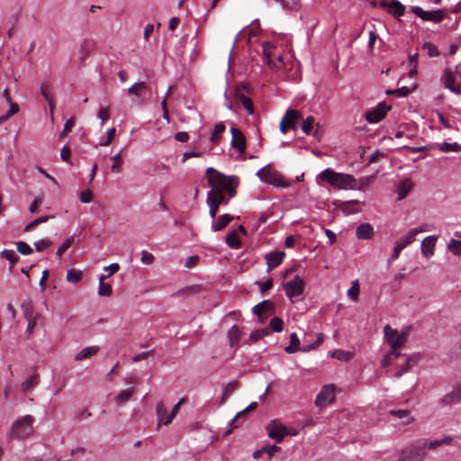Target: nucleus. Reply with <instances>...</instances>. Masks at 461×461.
Listing matches in <instances>:
<instances>
[{
	"label": "nucleus",
	"instance_id": "obj_1",
	"mask_svg": "<svg viewBox=\"0 0 461 461\" xmlns=\"http://www.w3.org/2000/svg\"><path fill=\"white\" fill-rule=\"evenodd\" d=\"M384 338L390 345V351L387 352L384 357L382 364L384 366H389L395 359L401 357L398 350L405 344L408 337V330H402L400 333L397 330L393 329L390 325H385L384 328Z\"/></svg>",
	"mask_w": 461,
	"mask_h": 461
},
{
	"label": "nucleus",
	"instance_id": "obj_2",
	"mask_svg": "<svg viewBox=\"0 0 461 461\" xmlns=\"http://www.w3.org/2000/svg\"><path fill=\"white\" fill-rule=\"evenodd\" d=\"M206 176L210 191L215 193H227L230 197L236 194L235 186L238 185V178L234 176H227L213 167L206 169Z\"/></svg>",
	"mask_w": 461,
	"mask_h": 461
},
{
	"label": "nucleus",
	"instance_id": "obj_3",
	"mask_svg": "<svg viewBox=\"0 0 461 461\" xmlns=\"http://www.w3.org/2000/svg\"><path fill=\"white\" fill-rule=\"evenodd\" d=\"M316 182L320 185L324 182L336 189L341 190L355 189L357 186V180L353 176L339 173L331 168H326L321 171L316 176Z\"/></svg>",
	"mask_w": 461,
	"mask_h": 461
},
{
	"label": "nucleus",
	"instance_id": "obj_4",
	"mask_svg": "<svg viewBox=\"0 0 461 461\" xmlns=\"http://www.w3.org/2000/svg\"><path fill=\"white\" fill-rule=\"evenodd\" d=\"M257 176L262 182L276 187L286 188L290 185V184L285 181L281 173L274 168L271 165H267L260 168L257 172Z\"/></svg>",
	"mask_w": 461,
	"mask_h": 461
},
{
	"label": "nucleus",
	"instance_id": "obj_5",
	"mask_svg": "<svg viewBox=\"0 0 461 461\" xmlns=\"http://www.w3.org/2000/svg\"><path fill=\"white\" fill-rule=\"evenodd\" d=\"M428 441L419 439L402 450V461H422L426 456Z\"/></svg>",
	"mask_w": 461,
	"mask_h": 461
},
{
	"label": "nucleus",
	"instance_id": "obj_6",
	"mask_svg": "<svg viewBox=\"0 0 461 461\" xmlns=\"http://www.w3.org/2000/svg\"><path fill=\"white\" fill-rule=\"evenodd\" d=\"M34 418L32 415H25L18 419L12 426L11 435L14 438H24L32 431Z\"/></svg>",
	"mask_w": 461,
	"mask_h": 461
},
{
	"label": "nucleus",
	"instance_id": "obj_7",
	"mask_svg": "<svg viewBox=\"0 0 461 461\" xmlns=\"http://www.w3.org/2000/svg\"><path fill=\"white\" fill-rule=\"evenodd\" d=\"M303 285V281L299 276H294L293 280L284 284V289L285 291L286 296L292 302L302 300Z\"/></svg>",
	"mask_w": 461,
	"mask_h": 461
},
{
	"label": "nucleus",
	"instance_id": "obj_8",
	"mask_svg": "<svg viewBox=\"0 0 461 461\" xmlns=\"http://www.w3.org/2000/svg\"><path fill=\"white\" fill-rule=\"evenodd\" d=\"M263 48V58L265 62L274 68H280L284 61L281 55L276 56L274 51L276 50V45L271 41H266L262 45Z\"/></svg>",
	"mask_w": 461,
	"mask_h": 461
},
{
	"label": "nucleus",
	"instance_id": "obj_9",
	"mask_svg": "<svg viewBox=\"0 0 461 461\" xmlns=\"http://www.w3.org/2000/svg\"><path fill=\"white\" fill-rule=\"evenodd\" d=\"M249 94V87L244 85H239L235 88L234 96L246 109L249 114L254 113L253 104L251 98L248 95Z\"/></svg>",
	"mask_w": 461,
	"mask_h": 461
},
{
	"label": "nucleus",
	"instance_id": "obj_10",
	"mask_svg": "<svg viewBox=\"0 0 461 461\" xmlns=\"http://www.w3.org/2000/svg\"><path fill=\"white\" fill-rule=\"evenodd\" d=\"M302 119L301 113L293 109L287 110L280 122V131L285 134L289 129H295L299 120Z\"/></svg>",
	"mask_w": 461,
	"mask_h": 461
},
{
	"label": "nucleus",
	"instance_id": "obj_11",
	"mask_svg": "<svg viewBox=\"0 0 461 461\" xmlns=\"http://www.w3.org/2000/svg\"><path fill=\"white\" fill-rule=\"evenodd\" d=\"M269 438L274 439L276 443H280L285 435L288 434V429L279 420H272L266 427Z\"/></svg>",
	"mask_w": 461,
	"mask_h": 461
},
{
	"label": "nucleus",
	"instance_id": "obj_12",
	"mask_svg": "<svg viewBox=\"0 0 461 461\" xmlns=\"http://www.w3.org/2000/svg\"><path fill=\"white\" fill-rule=\"evenodd\" d=\"M22 309L23 312L24 318L27 321L25 333L27 335V338H29L34 331V329L37 324L36 320L39 317V314L34 312L33 306L31 303H23Z\"/></svg>",
	"mask_w": 461,
	"mask_h": 461
},
{
	"label": "nucleus",
	"instance_id": "obj_13",
	"mask_svg": "<svg viewBox=\"0 0 461 461\" xmlns=\"http://www.w3.org/2000/svg\"><path fill=\"white\" fill-rule=\"evenodd\" d=\"M335 399V386L334 384L324 385L321 392L317 394L315 404L318 407H325L332 402Z\"/></svg>",
	"mask_w": 461,
	"mask_h": 461
},
{
	"label": "nucleus",
	"instance_id": "obj_14",
	"mask_svg": "<svg viewBox=\"0 0 461 461\" xmlns=\"http://www.w3.org/2000/svg\"><path fill=\"white\" fill-rule=\"evenodd\" d=\"M411 12L423 21L439 23L443 20V12L441 10L424 11L420 6H412Z\"/></svg>",
	"mask_w": 461,
	"mask_h": 461
},
{
	"label": "nucleus",
	"instance_id": "obj_15",
	"mask_svg": "<svg viewBox=\"0 0 461 461\" xmlns=\"http://www.w3.org/2000/svg\"><path fill=\"white\" fill-rule=\"evenodd\" d=\"M390 110L384 103H380L375 108L366 113L365 117L369 123H377L382 121Z\"/></svg>",
	"mask_w": 461,
	"mask_h": 461
},
{
	"label": "nucleus",
	"instance_id": "obj_16",
	"mask_svg": "<svg viewBox=\"0 0 461 461\" xmlns=\"http://www.w3.org/2000/svg\"><path fill=\"white\" fill-rule=\"evenodd\" d=\"M124 384L129 385L126 389L117 393V404L127 402L134 393V387L138 384V380L134 376L125 378Z\"/></svg>",
	"mask_w": 461,
	"mask_h": 461
},
{
	"label": "nucleus",
	"instance_id": "obj_17",
	"mask_svg": "<svg viewBox=\"0 0 461 461\" xmlns=\"http://www.w3.org/2000/svg\"><path fill=\"white\" fill-rule=\"evenodd\" d=\"M425 227L426 225L410 230L407 232V234L402 236L399 240H397V241L395 242V246L402 250L404 249L407 246H409L415 240L416 236L419 233L429 230Z\"/></svg>",
	"mask_w": 461,
	"mask_h": 461
},
{
	"label": "nucleus",
	"instance_id": "obj_18",
	"mask_svg": "<svg viewBox=\"0 0 461 461\" xmlns=\"http://www.w3.org/2000/svg\"><path fill=\"white\" fill-rule=\"evenodd\" d=\"M440 402L444 406L461 403V384L453 386L452 390L440 399Z\"/></svg>",
	"mask_w": 461,
	"mask_h": 461
},
{
	"label": "nucleus",
	"instance_id": "obj_19",
	"mask_svg": "<svg viewBox=\"0 0 461 461\" xmlns=\"http://www.w3.org/2000/svg\"><path fill=\"white\" fill-rule=\"evenodd\" d=\"M107 270H109V274L107 276H101L99 278V289H98V294L100 296H108L112 294L113 288L112 285L109 284H106L104 280L108 278L109 276L115 274V263L111 264Z\"/></svg>",
	"mask_w": 461,
	"mask_h": 461
},
{
	"label": "nucleus",
	"instance_id": "obj_20",
	"mask_svg": "<svg viewBox=\"0 0 461 461\" xmlns=\"http://www.w3.org/2000/svg\"><path fill=\"white\" fill-rule=\"evenodd\" d=\"M455 77L456 76L452 70L445 69L440 79L446 88L449 89L454 94L460 95L461 87L454 85Z\"/></svg>",
	"mask_w": 461,
	"mask_h": 461
},
{
	"label": "nucleus",
	"instance_id": "obj_21",
	"mask_svg": "<svg viewBox=\"0 0 461 461\" xmlns=\"http://www.w3.org/2000/svg\"><path fill=\"white\" fill-rule=\"evenodd\" d=\"M231 146L240 153L245 152L246 139L244 134L237 128H231Z\"/></svg>",
	"mask_w": 461,
	"mask_h": 461
},
{
	"label": "nucleus",
	"instance_id": "obj_22",
	"mask_svg": "<svg viewBox=\"0 0 461 461\" xmlns=\"http://www.w3.org/2000/svg\"><path fill=\"white\" fill-rule=\"evenodd\" d=\"M285 253L283 251L270 252L265 256L267 265V271L270 272L277 267L284 260Z\"/></svg>",
	"mask_w": 461,
	"mask_h": 461
},
{
	"label": "nucleus",
	"instance_id": "obj_23",
	"mask_svg": "<svg viewBox=\"0 0 461 461\" xmlns=\"http://www.w3.org/2000/svg\"><path fill=\"white\" fill-rule=\"evenodd\" d=\"M437 237L428 236L421 242V253L425 258H430L434 254Z\"/></svg>",
	"mask_w": 461,
	"mask_h": 461
},
{
	"label": "nucleus",
	"instance_id": "obj_24",
	"mask_svg": "<svg viewBox=\"0 0 461 461\" xmlns=\"http://www.w3.org/2000/svg\"><path fill=\"white\" fill-rule=\"evenodd\" d=\"M360 202L358 200H350V201H345L341 202L338 208L346 215L357 213L360 211L359 205Z\"/></svg>",
	"mask_w": 461,
	"mask_h": 461
},
{
	"label": "nucleus",
	"instance_id": "obj_25",
	"mask_svg": "<svg viewBox=\"0 0 461 461\" xmlns=\"http://www.w3.org/2000/svg\"><path fill=\"white\" fill-rule=\"evenodd\" d=\"M413 187V183L410 178H404L402 179L396 187V192L398 194V200L404 199L407 194L410 193V191Z\"/></svg>",
	"mask_w": 461,
	"mask_h": 461
},
{
	"label": "nucleus",
	"instance_id": "obj_26",
	"mask_svg": "<svg viewBox=\"0 0 461 461\" xmlns=\"http://www.w3.org/2000/svg\"><path fill=\"white\" fill-rule=\"evenodd\" d=\"M272 311L273 303L268 300H265L253 307L254 314L258 315L260 321H263L265 313L272 312Z\"/></svg>",
	"mask_w": 461,
	"mask_h": 461
},
{
	"label": "nucleus",
	"instance_id": "obj_27",
	"mask_svg": "<svg viewBox=\"0 0 461 461\" xmlns=\"http://www.w3.org/2000/svg\"><path fill=\"white\" fill-rule=\"evenodd\" d=\"M356 235L360 240H369L374 236V228L370 223H362L357 228Z\"/></svg>",
	"mask_w": 461,
	"mask_h": 461
},
{
	"label": "nucleus",
	"instance_id": "obj_28",
	"mask_svg": "<svg viewBox=\"0 0 461 461\" xmlns=\"http://www.w3.org/2000/svg\"><path fill=\"white\" fill-rule=\"evenodd\" d=\"M94 48V41L89 39H85L80 43L79 47V54H80V61L84 63L86 59L88 57L89 53L92 51Z\"/></svg>",
	"mask_w": 461,
	"mask_h": 461
},
{
	"label": "nucleus",
	"instance_id": "obj_29",
	"mask_svg": "<svg viewBox=\"0 0 461 461\" xmlns=\"http://www.w3.org/2000/svg\"><path fill=\"white\" fill-rule=\"evenodd\" d=\"M388 12L393 17H400L405 13V6L398 0H390Z\"/></svg>",
	"mask_w": 461,
	"mask_h": 461
},
{
	"label": "nucleus",
	"instance_id": "obj_30",
	"mask_svg": "<svg viewBox=\"0 0 461 461\" xmlns=\"http://www.w3.org/2000/svg\"><path fill=\"white\" fill-rule=\"evenodd\" d=\"M435 148L438 149L441 152H458L461 151V145L457 142H441L437 143Z\"/></svg>",
	"mask_w": 461,
	"mask_h": 461
},
{
	"label": "nucleus",
	"instance_id": "obj_31",
	"mask_svg": "<svg viewBox=\"0 0 461 461\" xmlns=\"http://www.w3.org/2000/svg\"><path fill=\"white\" fill-rule=\"evenodd\" d=\"M417 361H418V358L414 356L405 357L401 370L398 371L397 373H395L394 376L396 378L401 377L403 374L408 372L411 368L412 366L416 365Z\"/></svg>",
	"mask_w": 461,
	"mask_h": 461
},
{
	"label": "nucleus",
	"instance_id": "obj_32",
	"mask_svg": "<svg viewBox=\"0 0 461 461\" xmlns=\"http://www.w3.org/2000/svg\"><path fill=\"white\" fill-rule=\"evenodd\" d=\"M232 216L229 214H222L218 218L216 222L212 224V230L213 231H219L224 229L232 220Z\"/></svg>",
	"mask_w": 461,
	"mask_h": 461
},
{
	"label": "nucleus",
	"instance_id": "obj_33",
	"mask_svg": "<svg viewBox=\"0 0 461 461\" xmlns=\"http://www.w3.org/2000/svg\"><path fill=\"white\" fill-rule=\"evenodd\" d=\"M97 352H98V348L97 347H95V346L86 347V348H83L81 351H79L75 356V360L76 361H81V360H84L86 358H89L92 356L95 355Z\"/></svg>",
	"mask_w": 461,
	"mask_h": 461
},
{
	"label": "nucleus",
	"instance_id": "obj_34",
	"mask_svg": "<svg viewBox=\"0 0 461 461\" xmlns=\"http://www.w3.org/2000/svg\"><path fill=\"white\" fill-rule=\"evenodd\" d=\"M41 94L44 97V99L48 102L50 111L52 112L54 109V101L51 94V87L49 84L43 83L41 86Z\"/></svg>",
	"mask_w": 461,
	"mask_h": 461
},
{
	"label": "nucleus",
	"instance_id": "obj_35",
	"mask_svg": "<svg viewBox=\"0 0 461 461\" xmlns=\"http://www.w3.org/2000/svg\"><path fill=\"white\" fill-rule=\"evenodd\" d=\"M390 414L399 420H403L406 424L413 421V417L411 416L408 410H392Z\"/></svg>",
	"mask_w": 461,
	"mask_h": 461
},
{
	"label": "nucleus",
	"instance_id": "obj_36",
	"mask_svg": "<svg viewBox=\"0 0 461 461\" xmlns=\"http://www.w3.org/2000/svg\"><path fill=\"white\" fill-rule=\"evenodd\" d=\"M228 339L230 347L238 345L240 339V331L237 325H233L228 331Z\"/></svg>",
	"mask_w": 461,
	"mask_h": 461
},
{
	"label": "nucleus",
	"instance_id": "obj_37",
	"mask_svg": "<svg viewBox=\"0 0 461 461\" xmlns=\"http://www.w3.org/2000/svg\"><path fill=\"white\" fill-rule=\"evenodd\" d=\"M240 387V383L237 380L231 381L227 384L224 388L223 395L221 400V403L223 404L227 398H229L233 392H235Z\"/></svg>",
	"mask_w": 461,
	"mask_h": 461
},
{
	"label": "nucleus",
	"instance_id": "obj_38",
	"mask_svg": "<svg viewBox=\"0 0 461 461\" xmlns=\"http://www.w3.org/2000/svg\"><path fill=\"white\" fill-rule=\"evenodd\" d=\"M213 194H207V199H206V202H207V204L209 206V214L211 216V218L212 220L215 219L216 217V214H217V212H218V209H219V206L221 204H219L217 203V201L214 199V197L212 196Z\"/></svg>",
	"mask_w": 461,
	"mask_h": 461
},
{
	"label": "nucleus",
	"instance_id": "obj_39",
	"mask_svg": "<svg viewBox=\"0 0 461 461\" xmlns=\"http://www.w3.org/2000/svg\"><path fill=\"white\" fill-rule=\"evenodd\" d=\"M39 384V375L34 373L32 374L26 381L22 384V390L23 392H28L37 386Z\"/></svg>",
	"mask_w": 461,
	"mask_h": 461
},
{
	"label": "nucleus",
	"instance_id": "obj_40",
	"mask_svg": "<svg viewBox=\"0 0 461 461\" xmlns=\"http://www.w3.org/2000/svg\"><path fill=\"white\" fill-rule=\"evenodd\" d=\"M300 340L295 332L290 335V345L285 348V351L289 354L294 353L300 350Z\"/></svg>",
	"mask_w": 461,
	"mask_h": 461
},
{
	"label": "nucleus",
	"instance_id": "obj_41",
	"mask_svg": "<svg viewBox=\"0 0 461 461\" xmlns=\"http://www.w3.org/2000/svg\"><path fill=\"white\" fill-rule=\"evenodd\" d=\"M225 131V125L223 122H218L214 125L213 131L211 134V141L217 143L220 139L221 133Z\"/></svg>",
	"mask_w": 461,
	"mask_h": 461
},
{
	"label": "nucleus",
	"instance_id": "obj_42",
	"mask_svg": "<svg viewBox=\"0 0 461 461\" xmlns=\"http://www.w3.org/2000/svg\"><path fill=\"white\" fill-rule=\"evenodd\" d=\"M156 412L158 420V424H164V421L167 420V417H168V415L167 408L165 407L163 402H158L157 403Z\"/></svg>",
	"mask_w": 461,
	"mask_h": 461
},
{
	"label": "nucleus",
	"instance_id": "obj_43",
	"mask_svg": "<svg viewBox=\"0 0 461 461\" xmlns=\"http://www.w3.org/2000/svg\"><path fill=\"white\" fill-rule=\"evenodd\" d=\"M147 85L144 82H139L132 85L128 88L127 92L129 95H134L136 96H140L142 93L146 90Z\"/></svg>",
	"mask_w": 461,
	"mask_h": 461
},
{
	"label": "nucleus",
	"instance_id": "obj_44",
	"mask_svg": "<svg viewBox=\"0 0 461 461\" xmlns=\"http://www.w3.org/2000/svg\"><path fill=\"white\" fill-rule=\"evenodd\" d=\"M315 125V119L312 116H308L302 123V130L303 131L310 135L314 128Z\"/></svg>",
	"mask_w": 461,
	"mask_h": 461
},
{
	"label": "nucleus",
	"instance_id": "obj_45",
	"mask_svg": "<svg viewBox=\"0 0 461 461\" xmlns=\"http://www.w3.org/2000/svg\"><path fill=\"white\" fill-rule=\"evenodd\" d=\"M226 243L232 249H238L240 246V240L236 231H232L226 237Z\"/></svg>",
	"mask_w": 461,
	"mask_h": 461
},
{
	"label": "nucleus",
	"instance_id": "obj_46",
	"mask_svg": "<svg viewBox=\"0 0 461 461\" xmlns=\"http://www.w3.org/2000/svg\"><path fill=\"white\" fill-rule=\"evenodd\" d=\"M82 272L77 269H69L67 272V281L69 283H78L82 279Z\"/></svg>",
	"mask_w": 461,
	"mask_h": 461
},
{
	"label": "nucleus",
	"instance_id": "obj_47",
	"mask_svg": "<svg viewBox=\"0 0 461 461\" xmlns=\"http://www.w3.org/2000/svg\"><path fill=\"white\" fill-rule=\"evenodd\" d=\"M185 399L183 397L180 399V401L176 404L174 405V407L172 408L171 413L168 415V417H167V420L164 421V425H168L171 423L173 419L178 413L179 409H180L181 405L185 402Z\"/></svg>",
	"mask_w": 461,
	"mask_h": 461
},
{
	"label": "nucleus",
	"instance_id": "obj_48",
	"mask_svg": "<svg viewBox=\"0 0 461 461\" xmlns=\"http://www.w3.org/2000/svg\"><path fill=\"white\" fill-rule=\"evenodd\" d=\"M359 294V285L357 280H355L351 283V287L348 290L347 294L352 301H357L358 299Z\"/></svg>",
	"mask_w": 461,
	"mask_h": 461
},
{
	"label": "nucleus",
	"instance_id": "obj_49",
	"mask_svg": "<svg viewBox=\"0 0 461 461\" xmlns=\"http://www.w3.org/2000/svg\"><path fill=\"white\" fill-rule=\"evenodd\" d=\"M447 249L455 255H461V240L451 239L447 244Z\"/></svg>",
	"mask_w": 461,
	"mask_h": 461
},
{
	"label": "nucleus",
	"instance_id": "obj_50",
	"mask_svg": "<svg viewBox=\"0 0 461 461\" xmlns=\"http://www.w3.org/2000/svg\"><path fill=\"white\" fill-rule=\"evenodd\" d=\"M1 257L7 259L12 266L19 260V257L14 250L5 249L1 252Z\"/></svg>",
	"mask_w": 461,
	"mask_h": 461
},
{
	"label": "nucleus",
	"instance_id": "obj_51",
	"mask_svg": "<svg viewBox=\"0 0 461 461\" xmlns=\"http://www.w3.org/2000/svg\"><path fill=\"white\" fill-rule=\"evenodd\" d=\"M74 237L68 238L65 242L58 249L57 256L61 257L74 243Z\"/></svg>",
	"mask_w": 461,
	"mask_h": 461
},
{
	"label": "nucleus",
	"instance_id": "obj_52",
	"mask_svg": "<svg viewBox=\"0 0 461 461\" xmlns=\"http://www.w3.org/2000/svg\"><path fill=\"white\" fill-rule=\"evenodd\" d=\"M17 251L25 256L31 255L33 252L32 247L24 241L17 242Z\"/></svg>",
	"mask_w": 461,
	"mask_h": 461
},
{
	"label": "nucleus",
	"instance_id": "obj_53",
	"mask_svg": "<svg viewBox=\"0 0 461 461\" xmlns=\"http://www.w3.org/2000/svg\"><path fill=\"white\" fill-rule=\"evenodd\" d=\"M269 326L272 330L281 332L283 330V321L278 317H275L270 321Z\"/></svg>",
	"mask_w": 461,
	"mask_h": 461
},
{
	"label": "nucleus",
	"instance_id": "obj_54",
	"mask_svg": "<svg viewBox=\"0 0 461 461\" xmlns=\"http://www.w3.org/2000/svg\"><path fill=\"white\" fill-rule=\"evenodd\" d=\"M248 414L246 409L239 411L236 416L230 421L229 425L232 428H237L239 426V422L240 420H244L245 416Z\"/></svg>",
	"mask_w": 461,
	"mask_h": 461
},
{
	"label": "nucleus",
	"instance_id": "obj_55",
	"mask_svg": "<svg viewBox=\"0 0 461 461\" xmlns=\"http://www.w3.org/2000/svg\"><path fill=\"white\" fill-rule=\"evenodd\" d=\"M248 414L246 409L239 411L236 416L230 421L229 425L232 428H237L239 426V422L240 420H244L245 416Z\"/></svg>",
	"mask_w": 461,
	"mask_h": 461
},
{
	"label": "nucleus",
	"instance_id": "obj_56",
	"mask_svg": "<svg viewBox=\"0 0 461 461\" xmlns=\"http://www.w3.org/2000/svg\"><path fill=\"white\" fill-rule=\"evenodd\" d=\"M248 414L246 409L239 411L236 416L230 421L229 425L232 428H237L239 426V422L240 420H244L245 416Z\"/></svg>",
	"mask_w": 461,
	"mask_h": 461
},
{
	"label": "nucleus",
	"instance_id": "obj_57",
	"mask_svg": "<svg viewBox=\"0 0 461 461\" xmlns=\"http://www.w3.org/2000/svg\"><path fill=\"white\" fill-rule=\"evenodd\" d=\"M52 242L48 239L38 240L34 243L37 251L41 252L50 247Z\"/></svg>",
	"mask_w": 461,
	"mask_h": 461
},
{
	"label": "nucleus",
	"instance_id": "obj_58",
	"mask_svg": "<svg viewBox=\"0 0 461 461\" xmlns=\"http://www.w3.org/2000/svg\"><path fill=\"white\" fill-rule=\"evenodd\" d=\"M422 48H423L424 50H428V55H429V57H432V58H433V57H438V56L439 55V52H438V48H437L434 44H432V43H430V42H425V43L423 44Z\"/></svg>",
	"mask_w": 461,
	"mask_h": 461
},
{
	"label": "nucleus",
	"instance_id": "obj_59",
	"mask_svg": "<svg viewBox=\"0 0 461 461\" xmlns=\"http://www.w3.org/2000/svg\"><path fill=\"white\" fill-rule=\"evenodd\" d=\"M208 194H213L212 196L219 204H227L229 200L226 198V193H215V191H209Z\"/></svg>",
	"mask_w": 461,
	"mask_h": 461
},
{
	"label": "nucleus",
	"instance_id": "obj_60",
	"mask_svg": "<svg viewBox=\"0 0 461 461\" xmlns=\"http://www.w3.org/2000/svg\"><path fill=\"white\" fill-rule=\"evenodd\" d=\"M280 2L285 8L290 10H295L299 6L298 0H280Z\"/></svg>",
	"mask_w": 461,
	"mask_h": 461
},
{
	"label": "nucleus",
	"instance_id": "obj_61",
	"mask_svg": "<svg viewBox=\"0 0 461 461\" xmlns=\"http://www.w3.org/2000/svg\"><path fill=\"white\" fill-rule=\"evenodd\" d=\"M140 261L145 265H150L154 261V256L151 253L143 250L141 251Z\"/></svg>",
	"mask_w": 461,
	"mask_h": 461
},
{
	"label": "nucleus",
	"instance_id": "obj_62",
	"mask_svg": "<svg viewBox=\"0 0 461 461\" xmlns=\"http://www.w3.org/2000/svg\"><path fill=\"white\" fill-rule=\"evenodd\" d=\"M75 122L73 118L68 119L65 124L62 131L60 132L59 138H63L68 132H69L74 126Z\"/></svg>",
	"mask_w": 461,
	"mask_h": 461
},
{
	"label": "nucleus",
	"instance_id": "obj_63",
	"mask_svg": "<svg viewBox=\"0 0 461 461\" xmlns=\"http://www.w3.org/2000/svg\"><path fill=\"white\" fill-rule=\"evenodd\" d=\"M70 156H71L70 149L68 145H65L60 151V157H61L62 160H64L68 163H70Z\"/></svg>",
	"mask_w": 461,
	"mask_h": 461
},
{
	"label": "nucleus",
	"instance_id": "obj_64",
	"mask_svg": "<svg viewBox=\"0 0 461 461\" xmlns=\"http://www.w3.org/2000/svg\"><path fill=\"white\" fill-rule=\"evenodd\" d=\"M93 194L90 190H85L80 194V201L88 203L92 201Z\"/></svg>",
	"mask_w": 461,
	"mask_h": 461
}]
</instances>
